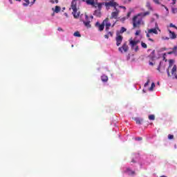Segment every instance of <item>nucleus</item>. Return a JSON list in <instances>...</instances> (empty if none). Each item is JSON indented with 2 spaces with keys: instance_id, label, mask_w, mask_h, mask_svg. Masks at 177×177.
Listing matches in <instances>:
<instances>
[{
  "instance_id": "5701e85b",
  "label": "nucleus",
  "mask_w": 177,
  "mask_h": 177,
  "mask_svg": "<svg viewBox=\"0 0 177 177\" xmlns=\"http://www.w3.org/2000/svg\"><path fill=\"white\" fill-rule=\"evenodd\" d=\"M73 35H74V37H81V33H80V32H78V31L75 32Z\"/></svg>"
},
{
  "instance_id": "2eb2a0df",
  "label": "nucleus",
  "mask_w": 177,
  "mask_h": 177,
  "mask_svg": "<svg viewBox=\"0 0 177 177\" xmlns=\"http://www.w3.org/2000/svg\"><path fill=\"white\" fill-rule=\"evenodd\" d=\"M101 80L102 82H107V81H109V77L106 75H103L101 76Z\"/></svg>"
},
{
  "instance_id": "3c124183",
  "label": "nucleus",
  "mask_w": 177,
  "mask_h": 177,
  "mask_svg": "<svg viewBox=\"0 0 177 177\" xmlns=\"http://www.w3.org/2000/svg\"><path fill=\"white\" fill-rule=\"evenodd\" d=\"M58 31H63V29L62 28H58Z\"/></svg>"
},
{
  "instance_id": "69168bd1",
  "label": "nucleus",
  "mask_w": 177,
  "mask_h": 177,
  "mask_svg": "<svg viewBox=\"0 0 177 177\" xmlns=\"http://www.w3.org/2000/svg\"><path fill=\"white\" fill-rule=\"evenodd\" d=\"M174 10H177V8H175Z\"/></svg>"
},
{
  "instance_id": "b1692460",
  "label": "nucleus",
  "mask_w": 177,
  "mask_h": 177,
  "mask_svg": "<svg viewBox=\"0 0 177 177\" xmlns=\"http://www.w3.org/2000/svg\"><path fill=\"white\" fill-rule=\"evenodd\" d=\"M141 46L142 48H144V49H147V44L143 41L141 42Z\"/></svg>"
},
{
  "instance_id": "37998d69",
  "label": "nucleus",
  "mask_w": 177,
  "mask_h": 177,
  "mask_svg": "<svg viewBox=\"0 0 177 177\" xmlns=\"http://www.w3.org/2000/svg\"><path fill=\"white\" fill-rule=\"evenodd\" d=\"M119 8H120L121 9H127L125 6H119Z\"/></svg>"
},
{
  "instance_id": "39448f33",
  "label": "nucleus",
  "mask_w": 177,
  "mask_h": 177,
  "mask_svg": "<svg viewBox=\"0 0 177 177\" xmlns=\"http://www.w3.org/2000/svg\"><path fill=\"white\" fill-rule=\"evenodd\" d=\"M128 49H129L128 44H127V41H126L123 44L122 46L118 48V50L119 52H121V53H123V52L125 53L128 52Z\"/></svg>"
},
{
  "instance_id": "a19ab883",
  "label": "nucleus",
  "mask_w": 177,
  "mask_h": 177,
  "mask_svg": "<svg viewBox=\"0 0 177 177\" xmlns=\"http://www.w3.org/2000/svg\"><path fill=\"white\" fill-rule=\"evenodd\" d=\"M140 35V30H137L136 32V35Z\"/></svg>"
},
{
  "instance_id": "20e7f679",
  "label": "nucleus",
  "mask_w": 177,
  "mask_h": 177,
  "mask_svg": "<svg viewBox=\"0 0 177 177\" xmlns=\"http://www.w3.org/2000/svg\"><path fill=\"white\" fill-rule=\"evenodd\" d=\"M71 9L73 10L72 15H73L74 19H78L81 12L77 8L76 6H71Z\"/></svg>"
},
{
  "instance_id": "393cba45",
  "label": "nucleus",
  "mask_w": 177,
  "mask_h": 177,
  "mask_svg": "<svg viewBox=\"0 0 177 177\" xmlns=\"http://www.w3.org/2000/svg\"><path fill=\"white\" fill-rule=\"evenodd\" d=\"M149 120L153 121V120H156V116H154V115H149Z\"/></svg>"
},
{
  "instance_id": "338daca9",
  "label": "nucleus",
  "mask_w": 177,
  "mask_h": 177,
  "mask_svg": "<svg viewBox=\"0 0 177 177\" xmlns=\"http://www.w3.org/2000/svg\"><path fill=\"white\" fill-rule=\"evenodd\" d=\"M150 50H148V51H149Z\"/></svg>"
},
{
  "instance_id": "f03ea898",
  "label": "nucleus",
  "mask_w": 177,
  "mask_h": 177,
  "mask_svg": "<svg viewBox=\"0 0 177 177\" xmlns=\"http://www.w3.org/2000/svg\"><path fill=\"white\" fill-rule=\"evenodd\" d=\"M169 67L167 69V77H173V79L177 80L176 65L174 66V59H169ZM172 66H174L173 68H172ZM171 68L172 69H171V73H169V70H171Z\"/></svg>"
},
{
  "instance_id": "4d7b16f0",
  "label": "nucleus",
  "mask_w": 177,
  "mask_h": 177,
  "mask_svg": "<svg viewBox=\"0 0 177 177\" xmlns=\"http://www.w3.org/2000/svg\"><path fill=\"white\" fill-rule=\"evenodd\" d=\"M15 1H17L18 2H21V0H15Z\"/></svg>"
},
{
  "instance_id": "6e6552de",
  "label": "nucleus",
  "mask_w": 177,
  "mask_h": 177,
  "mask_svg": "<svg viewBox=\"0 0 177 177\" xmlns=\"http://www.w3.org/2000/svg\"><path fill=\"white\" fill-rule=\"evenodd\" d=\"M122 39H124V37L121 35H117L115 37L117 46H120V45H121L122 43Z\"/></svg>"
},
{
  "instance_id": "bf43d9fd",
  "label": "nucleus",
  "mask_w": 177,
  "mask_h": 177,
  "mask_svg": "<svg viewBox=\"0 0 177 177\" xmlns=\"http://www.w3.org/2000/svg\"><path fill=\"white\" fill-rule=\"evenodd\" d=\"M132 0H128L129 2H131Z\"/></svg>"
},
{
  "instance_id": "9d476101",
  "label": "nucleus",
  "mask_w": 177,
  "mask_h": 177,
  "mask_svg": "<svg viewBox=\"0 0 177 177\" xmlns=\"http://www.w3.org/2000/svg\"><path fill=\"white\" fill-rule=\"evenodd\" d=\"M169 31V38L171 39H176V33H175V32L171 31V30H168Z\"/></svg>"
},
{
  "instance_id": "cd10ccee",
  "label": "nucleus",
  "mask_w": 177,
  "mask_h": 177,
  "mask_svg": "<svg viewBox=\"0 0 177 177\" xmlns=\"http://www.w3.org/2000/svg\"><path fill=\"white\" fill-rule=\"evenodd\" d=\"M125 31H127V28H125L124 27H122L120 29V34L125 32Z\"/></svg>"
},
{
  "instance_id": "4c0bfd02",
  "label": "nucleus",
  "mask_w": 177,
  "mask_h": 177,
  "mask_svg": "<svg viewBox=\"0 0 177 177\" xmlns=\"http://www.w3.org/2000/svg\"><path fill=\"white\" fill-rule=\"evenodd\" d=\"M127 171H131V175H135V171H131V169H127Z\"/></svg>"
},
{
  "instance_id": "0e129e2a",
  "label": "nucleus",
  "mask_w": 177,
  "mask_h": 177,
  "mask_svg": "<svg viewBox=\"0 0 177 177\" xmlns=\"http://www.w3.org/2000/svg\"><path fill=\"white\" fill-rule=\"evenodd\" d=\"M35 1H37V0H33V3H34V2H35Z\"/></svg>"
},
{
  "instance_id": "1a4fd4ad",
  "label": "nucleus",
  "mask_w": 177,
  "mask_h": 177,
  "mask_svg": "<svg viewBox=\"0 0 177 177\" xmlns=\"http://www.w3.org/2000/svg\"><path fill=\"white\" fill-rule=\"evenodd\" d=\"M115 12H111L110 19H117V17H118V15H120V10L117 8H115Z\"/></svg>"
},
{
  "instance_id": "bb28decb",
  "label": "nucleus",
  "mask_w": 177,
  "mask_h": 177,
  "mask_svg": "<svg viewBox=\"0 0 177 177\" xmlns=\"http://www.w3.org/2000/svg\"><path fill=\"white\" fill-rule=\"evenodd\" d=\"M24 1L26 2L23 3L24 6H28V5H30V0H24Z\"/></svg>"
},
{
  "instance_id": "a18cd8bd",
  "label": "nucleus",
  "mask_w": 177,
  "mask_h": 177,
  "mask_svg": "<svg viewBox=\"0 0 177 177\" xmlns=\"http://www.w3.org/2000/svg\"><path fill=\"white\" fill-rule=\"evenodd\" d=\"M148 40H149L151 42H154V39H151V38H149Z\"/></svg>"
},
{
  "instance_id": "052dcab7",
  "label": "nucleus",
  "mask_w": 177,
  "mask_h": 177,
  "mask_svg": "<svg viewBox=\"0 0 177 177\" xmlns=\"http://www.w3.org/2000/svg\"><path fill=\"white\" fill-rule=\"evenodd\" d=\"M166 39H169V37H166Z\"/></svg>"
},
{
  "instance_id": "c9c22d12",
  "label": "nucleus",
  "mask_w": 177,
  "mask_h": 177,
  "mask_svg": "<svg viewBox=\"0 0 177 177\" xmlns=\"http://www.w3.org/2000/svg\"><path fill=\"white\" fill-rule=\"evenodd\" d=\"M132 14V12L129 11L128 13H127V19L131 17V15Z\"/></svg>"
},
{
  "instance_id": "e2e57ef3",
  "label": "nucleus",
  "mask_w": 177,
  "mask_h": 177,
  "mask_svg": "<svg viewBox=\"0 0 177 177\" xmlns=\"http://www.w3.org/2000/svg\"><path fill=\"white\" fill-rule=\"evenodd\" d=\"M91 19H93V16H91Z\"/></svg>"
},
{
  "instance_id": "f257e3e1",
  "label": "nucleus",
  "mask_w": 177,
  "mask_h": 177,
  "mask_svg": "<svg viewBox=\"0 0 177 177\" xmlns=\"http://www.w3.org/2000/svg\"><path fill=\"white\" fill-rule=\"evenodd\" d=\"M104 26H105V31H109L110 30V27H111V24L109 22V18H106L100 24L99 21H97L95 23V27L98 28L99 31H103L104 30Z\"/></svg>"
},
{
  "instance_id": "49530a36",
  "label": "nucleus",
  "mask_w": 177,
  "mask_h": 177,
  "mask_svg": "<svg viewBox=\"0 0 177 177\" xmlns=\"http://www.w3.org/2000/svg\"><path fill=\"white\" fill-rule=\"evenodd\" d=\"M154 16H156V19H158L160 17V16L158 15V14H154Z\"/></svg>"
},
{
  "instance_id": "dca6fc26",
  "label": "nucleus",
  "mask_w": 177,
  "mask_h": 177,
  "mask_svg": "<svg viewBox=\"0 0 177 177\" xmlns=\"http://www.w3.org/2000/svg\"><path fill=\"white\" fill-rule=\"evenodd\" d=\"M94 15L97 17H102V12H100V10H97L94 12Z\"/></svg>"
},
{
  "instance_id": "6e6d98bb",
  "label": "nucleus",
  "mask_w": 177,
  "mask_h": 177,
  "mask_svg": "<svg viewBox=\"0 0 177 177\" xmlns=\"http://www.w3.org/2000/svg\"><path fill=\"white\" fill-rule=\"evenodd\" d=\"M174 3H176V0H173Z\"/></svg>"
},
{
  "instance_id": "09e8293b",
  "label": "nucleus",
  "mask_w": 177,
  "mask_h": 177,
  "mask_svg": "<svg viewBox=\"0 0 177 177\" xmlns=\"http://www.w3.org/2000/svg\"><path fill=\"white\" fill-rule=\"evenodd\" d=\"M149 65L150 66H154V64H153L151 61H149Z\"/></svg>"
},
{
  "instance_id": "5fc2aeb1",
  "label": "nucleus",
  "mask_w": 177,
  "mask_h": 177,
  "mask_svg": "<svg viewBox=\"0 0 177 177\" xmlns=\"http://www.w3.org/2000/svg\"><path fill=\"white\" fill-rule=\"evenodd\" d=\"M82 1H83V2H86V3L88 0H82Z\"/></svg>"
},
{
  "instance_id": "423d86ee",
  "label": "nucleus",
  "mask_w": 177,
  "mask_h": 177,
  "mask_svg": "<svg viewBox=\"0 0 177 177\" xmlns=\"http://www.w3.org/2000/svg\"><path fill=\"white\" fill-rule=\"evenodd\" d=\"M105 6H106V8H109V6H112L113 8H114V9H117V6H118V3H117V2L112 0L109 2H106Z\"/></svg>"
},
{
  "instance_id": "473e14b6",
  "label": "nucleus",
  "mask_w": 177,
  "mask_h": 177,
  "mask_svg": "<svg viewBox=\"0 0 177 177\" xmlns=\"http://www.w3.org/2000/svg\"><path fill=\"white\" fill-rule=\"evenodd\" d=\"M169 27H171V28H176V29L177 30L176 26L174 25L173 24H169Z\"/></svg>"
},
{
  "instance_id": "8fccbe9b",
  "label": "nucleus",
  "mask_w": 177,
  "mask_h": 177,
  "mask_svg": "<svg viewBox=\"0 0 177 177\" xmlns=\"http://www.w3.org/2000/svg\"><path fill=\"white\" fill-rule=\"evenodd\" d=\"M50 3H55V1L54 0H50Z\"/></svg>"
},
{
  "instance_id": "f8f14e48",
  "label": "nucleus",
  "mask_w": 177,
  "mask_h": 177,
  "mask_svg": "<svg viewBox=\"0 0 177 177\" xmlns=\"http://www.w3.org/2000/svg\"><path fill=\"white\" fill-rule=\"evenodd\" d=\"M148 57H149L151 60H154V59L156 58V50H152Z\"/></svg>"
},
{
  "instance_id": "aec40b11",
  "label": "nucleus",
  "mask_w": 177,
  "mask_h": 177,
  "mask_svg": "<svg viewBox=\"0 0 177 177\" xmlns=\"http://www.w3.org/2000/svg\"><path fill=\"white\" fill-rule=\"evenodd\" d=\"M155 87H156V84L154 82H152L151 87L149 88V91H153Z\"/></svg>"
},
{
  "instance_id": "4468645a",
  "label": "nucleus",
  "mask_w": 177,
  "mask_h": 177,
  "mask_svg": "<svg viewBox=\"0 0 177 177\" xmlns=\"http://www.w3.org/2000/svg\"><path fill=\"white\" fill-rule=\"evenodd\" d=\"M149 15H150V12L147 11L145 12H141L138 14V16H139L140 17H146V16H149Z\"/></svg>"
},
{
  "instance_id": "6ab92c4d",
  "label": "nucleus",
  "mask_w": 177,
  "mask_h": 177,
  "mask_svg": "<svg viewBox=\"0 0 177 177\" xmlns=\"http://www.w3.org/2000/svg\"><path fill=\"white\" fill-rule=\"evenodd\" d=\"M95 6L98 8L99 10H101L103 3H95Z\"/></svg>"
},
{
  "instance_id": "e433bc0d",
  "label": "nucleus",
  "mask_w": 177,
  "mask_h": 177,
  "mask_svg": "<svg viewBox=\"0 0 177 177\" xmlns=\"http://www.w3.org/2000/svg\"><path fill=\"white\" fill-rule=\"evenodd\" d=\"M160 68H161V63H160L159 66H158V68H157V70H158V71H159L160 73H161Z\"/></svg>"
},
{
  "instance_id": "72a5a7b5",
  "label": "nucleus",
  "mask_w": 177,
  "mask_h": 177,
  "mask_svg": "<svg viewBox=\"0 0 177 177\" xmlns=\"http://www.w3.org/2000/svg\"><path fill=\"white\" fill-rule=\"evenodd\" d=\"M154 3H156V5H160V1L159 0H153Z\"/></svg>"
},
{
  "instance_id": "7ed1b4c3",
  "label": "nucleus",
  "mask_w": 177,
  "mask_h": 177,
  "mask_svg": "<svg viewBox=\"0 0 177 177\" xmlns=\"http://www.w3.org/2000/svg\"><path fill=\"white\" fill-rule=\"evenodd\" d=\"M140 16L136 15L133 17V28H136L138 27H140V24H142V19L140 18Z\"/></svg>"
},
{
  "instance_id": "c85d7f7f",
  "label": "nucleus",
  "mask_w": 177,
  "mask_h": 177,
  "mask_svg": "<svg viewBox=\"0 0 177 177\" xmlns=\"http://www.w3.org/2000/svg\"><path fill=\"white\" fill-rule=\"evenodd\" d=\"M172 51L174 52V53L176 55L177 53V46H175L173 48H172Z\"/></svg>"
},
{
  "instance_id": "ddd939ff",
  "label": "nucleus",
  "mask_w": 177,
  "mask_h": 177,
  "mask_svg": "<svg viewBox=\"0 0 177 177\" xmlns=\"http://www.w3.org/2000/svg\"><path fill=\"white\" fill-rule=\"evenodd\" d=\"M86 3H87V5H91V6H94L95 8H96V3L95 2V0H87Z\"/></svg>"
},
{
  "instance_id": "2f4dec72",
  "label": "nucleus",
  "mask_w": 177,
  "mask_h": 177,
  "mask_svg": "<svg viewBox=\"0 0 177 177\" xmlns=\"http://www.w3.org/2000/svg\"><path fill=\"white\" fill-rule=\"evenodd\" d=\"M106 32H107V35H108L109 36L113 37V32H110V31H109V30H108V31H106Z\"/></svg>"
},
{
  "instance_id": "a878e982",
  "label": "nucleus",
  "mask_w": 177,
  "mask_h": 177,
  "mask_svg": "<svg viewBox=\"0 0 177 177\" xmlns=\"http://www.w3.org/2000/svg\"><path fill=\"white\" fill-rule=\"evenodd\" d=\"M71 6H77V0H73Z\"/></svg>"
},
{
  "instance_id": "9b49d317",
  "label": "nucleus",
  "mask_w": 177,
  "mask_h": 177,
  "mask_svg": "<svg viewBox=\"0 0 177 177\" xmlns=\"http://www.w3.org/2000/svg\"><path fill=\"white\" fill-rule=\"evenodd\" d=\"M129 44L131 46V49H133V48H135V46H136V45H138V41H136L135 40L130 39Z\"/></svg>"
},
{
  "instance_id": "f704fd0d",
  "label": "nucleus",
  "mask_w": 177,
  "mask_h": 177,
  "mask_svg": "<svg viewBox=\"0 0 177 177\" xmlns=\"http://www.w3.org/2000/svg\"><path fill=\"white\" fill-rule=\"evenodd\" d=\"M168 139H169V140L174 139V135L169 134V135H168Z\"/></svg>"
},
{
  "instance_id": "0eeeda50",
  "label": "nucleus",
  "mask_w": 177,
  "mask_h": 177,
  "mask_svg": "<svg viewBox=\"0 0 177 177\" xmlns=\"http://www.w3.org/2000/svg\"><path fill=\"white\" fill-rule=\"evenodd\" d=\"M158 30L159 31H161V30H160V28H158V25H156V28H151V29H148V32H149V34H155L156 35H157L158 34Z\"/></svg>"
},
{
  "instance_id": "ea45409f",
  "label": "nucleus",
  "mask_w": 177,
  "mask_h": 177,
  "mask_svg": "<svg viewBox=\"0 0 177 177\" xmlns=\"http://www.w3.org/2000/svg\"><path fill=\"white\" fill-rule=\"evenodd\" d=\"M134 50H135V52H138V50H139V46H136Z\"/></svg>"
},
{
  "instance_id": "680f3d73",
  "label": "nucleus",
  "mask_w": 177,
  "mask_h": 177,
  "mask_svg": "<svg viewBox=\"0 0 177 177\" xmlns=\"http://www.w3.org/2000/svg\"><path fill=\"white\" fill-rule=\"evenodd\" d=\"M131 162H135V160H133L131 161Z\"/></svg>"
},
{
  "instance_id": "58836bf2",
  "label": "nucleus",
  "mask_w": 177,
  "mask_h": 177,
  "mask_svg": "<svg viewBox=\"0 0 177 177\" xmlns=\"http://www.w3.org/2000/svg\"><path fill=\"white\" fill-rule=\"evenodd\" d=\"M168 55H176V54H175V52H174V51L171 50V51H169V52L168 53Z\"/></svg>"
},
{
  "instance_id": "de8ad7c7",
  "label": "nucleus",
  "mask_w": 177,
  "mask_h": 177,
  "mask_svg": "<svg viewBox=\"0 0 177 177\" xmlns=\"http://www.w3.org/2000/svg\"><path fill=\"white\" fill-rule=\"evenodd\" d=\"M85 19H86V20H88V19H89V17H88L87 15H85Z\"/></svg>"
},
{
  "instance_id": "7c9ffc66",
  "label": "nucleus",
  "mask_w": 177,
  "mask_h": 177,
  "mask_svg": "<svg viewBox=\"0 0 177 177\" xmlns=\"http://www.w3.org/2000/svg\"><path fill=\"white\" fill-rule=\"evenodd\" d=\"M135 140L140 141V140H143V138L142 137H136L135 138Z\"/></svg>"
},
{
  "instance_id": "13d9d810",
  "label": "nucleus",
  "mask_w": 177,
  "mask_h": 177,
  "mask_svg": "<svg viewBox=\"0 0 177 177\" xmlns=\"http://www.w3.org/2000/svg\"><path fill=\"white\" fill-rule=\"evenodd\" d=\"M160 177H168V176H161Z\"/></svg>"
},
{
  "instance_id": "4be33fe9",
  "label": "nucleus",
  "mask_w": 177,
  "mask_h": 177,
  "mask_svg": "<svg viewBox=\"0 0 177 177\" xmlns=\"http://www.w3.org/2000/svg\"><path fill=\"white\" fill-rule=\"evenodd\" d=\"M147 8H148L149 10H153V8H151V4H150V2H147Z\"/></svg>"
},
{
  "instance_id": "412c9836",
  "label": "nucleus",
  "mask_w": 177,
  "mask_h": 177,
  "mask_svg": "<svg viewBox=\"0 0 177 177\" xmlns=\"http://www.w3.org/2000/svg\"><path fill=\"white\" fill-rule=\"evenodd\" d=\"M61 10H62V8L59 6H56L55 12V13H59V12H60Z\"/></svg>"
},
{
  "instance_id": "79ce46f5",
  "label": "nucleus",
  "mask_w": 177,
  "mask_h": 177,
  "mask_svg": "<svg viewBox=\"0 0 177 177\" xmlns=\"http://www.w3.org/2000/svg\"><path fill=\"white\" fill-rule=\"evenodd\" d=\"M150 34L151 33H149V30H148V32H147V38H150Z\"/></svg>"
},
{
  "instance_id": "603ef678",
  "label": "nucleus",
  "mask_w": 177,
  "mask_h": 177,
  "mask_svg": "<svg viewBox=\"0 0 177 177\" xmlns=\"http://www.w3.org/2000/svg\"><path fill=\"white\" fill-rule=\"evenodd\" d=\"M54 2H55V3H59V0H55Z\"/></svg>"
},
{
  "instance_id": "c03bdc74",
  "label": "nucleus",
  "mask_w": 177,
  "mask_h": 177,
  "mask_svg": "<svg viewBox=\"0 0 177 177\" xmlns=\"http://www.w3.org/2000/svg\"><path fill=\"white\" fill-rule=\"evenodd\" d=\"M104 38H106V39H109V35L106 34V35H104Z\"/></svg>"
},
{
  "instance_id": "864d4df0",
  "label": "nucleus",
  "mask_w": 177,
  "mask_h": 177,
  "mask_svg": "<svg viewBox=\"0 0 177 177\" xmlns=\"http://www.w3.org/2000/svg\"><path fill=\"white\" fill-rule=\"evenodd\" d=\"M65 16H66V17H68V15H67V13H65Z\"/></svg>"
},
{
  "instance_id": "c756f323",
  "label": "nucleus",
  "mask_w": 177,
  "mask_h": 177,
  "mask_svg": "<svg viewBox=\"0 0 177 177\" xmlns=\"http://www.w3.org/2000/svg\"><path fill=\"white\" fill-rule=\"evenodd\" d=\"M150 84V79L148 78L147 82L145 84L144 86H147Z\"/></svg>"
},
{
  "instance_id": "f3484780",
  "label": "nucleus",
  "mask_w": 177,
  "mask_h": 177,
  "mask_svg": "<svg viewBox=\"0 0 177 177\" xmlns=\"http://www.w3.org/2000/svg\"><path fill=\"white\" fill-rule=\"evenodd\" d=\"M85 27H86V28H91V27H92V26L91 25V21H83Z\"/></svg>"
},
{
  "instance_id": "a211bd4d",
  "label": "nucleus",
  "mask_w": 177,
  "mask_h": 177,
  "mask_svg": "<svg viewBox=\"0 0 177 177\" xmlns=\"http://www.w3.org/2000/svg\"><path fill=\"white\" fill-rule=\"evenodd\" d=\"M135 121L136 122V124H138L139 125L142 124V122H143V119L137 118L135 119Z\"/></svg>"
}]
</instances>
